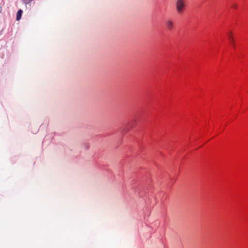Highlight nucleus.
<instances>
[{
	"mask_svg": "<svg viewBox=\"0 0 248 248\" xmlns=\"http://www.w3.org/2000/svg\"><path fill=\"white\" fill-rule=\"evenodd\" d=\"M186 6L185 0H177L176 2V9L179 14H182Z\"/></svg>",
	"mask_w": 248,
	"mask_h": 248,
	"instance_id": "1",
	"label": "nucleus"
},
{
	"mask_svg": "<svg viewBox=\"0 0 248 248\" xmlns=\"http://www.w3.org/2000/svg\"><path fill=\"white\" fill-rule=\"evenodd\" d=\"M227 37L231 45L234 46V39L232 36V32L231 31H229L227 32Z\"/></svg>",
	"mask_w": 248,
	"mask_h": 248,
	"instance_id": "2",
	"label": "nucleus"
},
{
	"mask_svg": "<svg viewBox=\"0 0 248 248\" xmlns=\"http://www.w3.org/2000/svg\"><path fill=\"white\" fill-rule=\"evenodd\" d=\"M166 26L169 31H171L173 28V23L170 20H167L166 21Z\"/></svg>",
	"mask_w": 248,
	"mask_h": 248,
	"instance_id": "3",
	"label": "nucleus"
},
{
	"mask_svg": "<svg viewBox=\"0 0 248 248\" xmlns=\"http://www.w3.org/2000/svg\"><path fill=\"white\" fill-rule=\"evenodd\" d=\"M22 13H23V11L21 9H19L17 11V15H16V20H19L21 19Z\"/></svg>",
	"mask_w": 248,
	"mask_h": 248,
	"instance_id": "4",
	"label": "nucleus"
},
{
	"mask_svg": "<svg viewBox=\"0 0 248 248\" xmlns=\"http://www.w3.org/2000/svg\"><path fill=\"white\" fill-rule=\"evenodd\" d=\"M233 8L236 7V5H235V4H234V5L233 6Z\"/></svg>",
	"mask_w": 248,
	"mask_h": 248,
	"instance_id": "5",
	"label": "nucleus"
}]
</instances>
